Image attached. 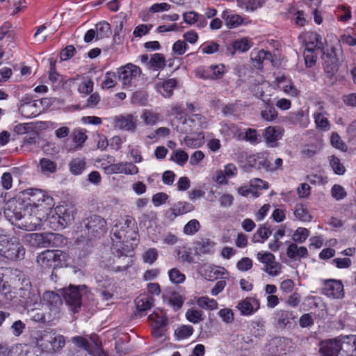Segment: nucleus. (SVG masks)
<instances>
[{
  "label": "nucleus",
  "instance_id": "obj_11",
  "mask_svg": "<svg viewBox=\"0 0 356 356\" xmlns=\"http://www.w3.org/2000/svg\"><path fill=\"white\" fill-rule=\"evenodd\" d=\"M26 239L31 246L36 247H47L50 244L51 241H60L63 242L64 240L62 235L54 233H49L47 235L39 233H33L28 234L26 236Z\"/></svg>",
  "mask_w": 356,
  "mask_h": 356
},
{
  "label": "nucleus",
  "instance_id": "obj_9",
  "mask_svg": "<svg viewBox=\"0 0 356 356\" xmlns=\"http://www.w3.org/2000/svg\"><path fill=\"white\" fill-rule=\"evenodd\" d=\"M208 121L206 117L200 114H193L183 121L184 127L181 131L193 134L200 132L201 130L206 129Z\"/></svg>",
  "mask_w": 356,
  "mask_h": 356
},
{
  "label": "nucleus",
  "instance_id": "obj_53",
  "mask_svg": "<svg viewBox=\"0 0 356 356\" xmlns=\"http://www.w3.org/2000/svg\"><path fill=\"white\" fill-rule=\"evenodd\" d=\"M270 104V103L267 104L268 106H266V108L261 112V116L262 119L267 122H273L278 117L277 111Z\"/></svg>",
  "mask_w": 356,
  "mask_h": 356
},
{
  "label": "nucleus",
  "instance_id": "obj_29",
  "mask_svg": "<svg viewBox=\"0 0 356 356\" xmlns=\"http://www.w3.org/2000/svg\"><path fill=\"white\" fill-rule=\"evenodd\" d=\"M247 163L250 167L259 170H267L268 168V159L263 154H251L248 156L247 157Z\"/></svg>",
  "mask_w": 356,
  "mask_h": 356
},
{
  "label": "nucleus",
  "instance_id": "obj_4",
  "mask_svg": "<svg viewBox=\"0 0 356 356\" xmlns=\"http://www.w3.org/2000/svg\"><path fill=\"white\" fill-rule=\"evenodd\" d=\"M347 337L348 335H341L321 341L319 350L321 356H337L341 350L347 349L346 340L344 339Z\"/></svg>",
  "mask_w": 356,
  "mask_h": 356
},
{
  "label": "nucleus",
  "instance_id": "obj_3",
  "mask_svg": "<svg viewBox=\"0 0 356 356\" xmlns=\"http://www.w3.org/2000/svg\"><path fill=\"white\" fill-rule=\"evenodd\" d=\"M257 260L264 264L263 270L268 275L272 277H277L282 270V265L275 259V255L268 251L259 252L257 254Z\"/></svg>",
  "mask_w": 356,
  "mask_h": 356
},
{
  "label": "nucleus",
  "instance_id": "obj_50",
  "mask_svg": "<svg viewBox=\"0 0 356 356\" xmlns=\"http://www.w3.org/2000/svg\"><path fill=\"white\" fill-rule=\"evenodd\" d=\"M87 135L83 130L76 129L72 133L73 142L75 144V149H81L87 139Z\"/></svg>",
  "mask_w": 356,
  "mask_h": 356
},
{
  "label": "nucleus",
  "instance_id": "obj_39",
  "mask_svg": "<svg viewBox=\"0 0 356 356\" xmlns=\"http://www.w3.org/2000/svg\"><path fill=\"white\" fill-rule=\"evenodd\" d=\"M251 59L258 65H261L265 60H271L272 54L270 51L264 49H254L251 53Z\"/></svg>",
  "mask_w": 356,
  "mask_h": 356
},
{
  "label": "nucleus",
  "instance_id": "obj_42",
  "mask_svg": "<svg viewBox=\"0 0 356 356\" xmlns=\"http://www.w3.org/2000/svg\"><path fill=\"white\" fill-rule=\"evenodd\" d=\"M197 305L202 309L214 310L218 308V302L213 298L207 296H202L197 300Z\"/></svg>",
  "mask_w": 356,
  "mask_h": 356
},
{
  "label": "nucleus",
  "instance_id": "obj_18",
  "mask_svg": "<svg viewBox=\"0 0 356 356\" xmlns=\"http://www.w3.org/2000/svg\"><path fill=\"white\" fill-rule=\"evenodd\" d=\"M323 59L324 70L327 74L332 76L338 71L339 61L337 56L334 48H332L330 51L325 54Z\"/></svg>",
  "mask_w": 356,
  "mask_h": 356
},
{
  "label": "nucleus",
  "instance_id": "obj_10",
  "mask_svg": "<svg viewBox=\"0 0 356 356\" xmlns=\"http://www.w3.org/2000/svg\"><path fill=\"white\" fill-rule=\"evenodd\" d=\"M86 228L88 235L99 237L106 232V221L99 216L92 215L86 219Z\"/></svg>",
  "mask_w": 356,
  "mask_h": 356
},
{
  "label": "nucleus",
  "instance_id": "obj_62",
  "mask_svg": "<svg viewBox=\"0 0 356 356\" xmlns=\"http://www.w3.org/2000/svg\"><path fill=\"white\" fill-rule=\"evenodd\" d=\"M117 82V75L115 72H107L104 76V80L102 83V88H111L114 87Z\"/></svg>",
  "mask_w": 356,
  "mask_h": 356
},
{
  "label": "nucleus",
  "instance_id": "obj_54",
  "mask_svg": "<svg viewBox=\"0 0 356 356\" xmlns=\"http://www.w3.org/2000/svg\"><path fill=\"white\" fill-rule=\"evenodd\" d=\"M167 299L168 304L175 310L180 309L184 303V299L182 296L177 292L171 293Z\"/></svg>",
  "mask_w": 356,
  "mask_h": 356
},
{
  "label": "nucleus",
  "instance_id": "obj_33",
  "mask_svg": "<svg viewBox=\"0 0 356 356\" xmlns=\"http://www.w3.org/2000/svg\"><path fill=\"white\" fill-rule=\"evenodd\" d=\"M54 251L47 250L41 252L37 257V262L43 268L54 266Z\"/></svg>",
  "mask_w": 356,
  "mask_h": 356
},
{
  "label": "nucleus",
  "instance_id": "obj_43",
  "mask_svg": "<svg viewBox=\"0 0 356 356\" xmlns=\"http://www.w3.org/2000/svg\"><path fill=\"white\" fill-rule=\"evenodd\" d=\"M54 251V266H67L70 259L69 255L60 250H53Z\"/></svg>",
  "mask_w": 356,
  "mask_h": 356
},
{
  "label": "nucleus",
  "instance_id": "obj_23",
  "mask_svg": "<svg viewBox=\"0 0 356 356\" xmlns=\"http://www.w3.org/2000/svg\"><path fill=\"white\" fill-rule=\"evenodd\" d=\"M220 132L227 140L235 138L237 140H241L243 138V132L237 125L233 123L225 122L222 124Z\"/></svg>",
  "mask_w": 356,
  "mask_h": 356
},
{
  "label": "nucleus",
  "instance_id": "obj_61",
  "mask_svg": "<svg viewBox=\"0 0 356 356\" xmlns=\"http://www.w3.org/2000/svg\"><path fill=\"white\" fill-rule=\"evenodd\" d=\"M202 312L196 309H188L186 313V318L193 323H198L203 321Z\"/></svg>",
  "mask_w": 356,
  "mask_h": 356
},
{
  "label": "nucleus",
  "instance_id": "obj_55",
  "mask_svg": "<svg viewBox=\"0 0 356 356\" xmlns=\"http://www.w3.org/2000/svg\"><path fill=\"white\" fill-rule=\"evenodd\" d=\"M175 86L176 81L175 79H168L163 83L159 91L163 97H169L171 96Z\"/></svg>",
  "mask_w": 356,
  "mask_h": 356
},
{
  "label": "nucleus",
  "instance_id": "obj_40",
  "mask_svg": "<svg viewBox=\"0 0 356 356\" xmlns=\"http://www.w3.org/2000/svg\"><path fill=\"white\" fill-rule=\"evenodd\" d=\"M96 40L108 38L111 33V26L108 22H102L96 25Z\"/></svg>",
  "mask_w": 356,
  "mask_h": 356
},
{
  "label": "nucleus",
  "instance_id": "obj_21",
  "mask_svg": "<svg viewBox=\"0 0 356 356\" xmlns=\"http://www.w3.org/2000/svg\"><path fill=\"white\" fill-rule=\"evenodd\" d=\"M305 49H322L323 43L322 37L316 32H305L302 35Z\"/></svg>",
  "mask_w": 356,
  "mask_h": 356
},
{
  "label": "nucleus",
  "instance_id": "obj_63",
  "mask_svg": "<svg viewBox=\"0 0 356 356\" xmlns=\"http://www.w3.org/2000/svg\"><path fill=\"white\" fill-rule=\"evenodd\" d=\"M330 165L337 175H343L346 171L345 167L341 163L339 159L334 156L330 157Z\"/></svg>",
  "mask_w": 356,
  "mask_h": 356
},
{
  "label": "nucleus",
  "instance_id": "obj_22",
  "mask_svg": "<svg viewBox=\"0 0 356 356\" xmlns=\"http://www.w3.org/2000/svg\"><path fill=\"white\" fill-rule=\"evenodd\" d=\"M62 304V299L54 291H47L43 293L42 305H45L49 310L57 313Z\"/></svg>",
  "mask_w": 356,
  "mask_h": 356
},
{
  "label": "nucleus",
  "instance_id": "obj_56",
  "mask_svg": "<svg viewBox=\"0 0 356 356\" xmlns=\"http://www.w3.org/2000/svg\"><path fill=\"white\" fill-rule=\"evenodd\" d=\"M215 243L209 239H204L197 243V249L203 254H211L214 252Z\"/></svg>",
  "mask_w": 356,
  "mask_h": 356
},
{
  "label": "nucleus",
  "instance_id": "obj_2",
  "mask_svg": "<svg viewBox=\"0 0 356 356\" xmlns=\"http://www.w3.org/2000/svg\"><path fill=\"white\" fill-rule=\"evenodd\" d=\"M56 216L53 215L51 220H56V225L52 226L54 229L64 228L71 224L74 219L75 209L71 204L57 206L54 209ZM51 223H54L50 220Z\"/></svg>",
  "mask_w": 356,
  "mask_h": 356
},
{
  "label": "nucleus",
  "instance_id": "obj_60",
  "mask_svg": "<svg viewBox=\"0 0 356 356\" xmlns=\"http://www.w3.org/2000/svg\"><path fill=\"white\" fill-rule=\"evenodd\" d=\"M316 49H305L304 51V59L305 65L307 67H313L316 63L317 56L315 54Z\"/></svg>",
  "mask_w": 356,
  "mask_h": 356
},
{
  "label": "nucleus",
  "instance_id": "obj_32",
  "mask_svg": "<svg viewBox=\"0 0 356 356\" xmlns=\"http://www.w3.org/2000/svg\"><path fill=\"white\" fill-rule=\"evenodd\" d=\"M137 309L140 312H145L150 309L154 302V299L149 294H140L135 300Z\"/></svg>",
  "mask_w": 356,
  "mask_h": 356
},
{
  "label": "nucleus",
  "instance_id": "obj_6",
  "mask_svg": "<svg viewBox=\"0 0 356 356\" xmlns=\"http://www.w3.org/2000/svg\"><path fill=\"white\" fill-rule=\"evenodd\" d=\"M140 74L141 70L139 67L129 63L118 69V77L124 88H130L136 85Z\"/></svg>",
  "mask_w": 356,
  "mask_h": 356
},
{
  "label": "nucleus",
  "instance_id": "obj_1",
  "mask_svg": "<svg viewBox=\"0 0 356 356\" xmlns=\"http://www.w3.org/2000/svg\"><path fill=\"white\" fill-rule=\"evenodd\" d=\"M29 195V208L35 209V211H40L47 214L51 212L54 207V201L51 196L47 192L37 188H29L26 190Z\"/></svg>",
  "mask_w": 356,
  "mask_h": 356
},
{
  "label": "nucleus",
  "instance_id": "obj_16",
  "mask_svg": "<svg viewBox=\"0 0 356 356\" xmlns=\"http://www.w3.org/2000/svg\"><path fill=\"white\" fill-rule=\"evenodd\" d=\"M323 293L332 298H341L343 297V285L339 280H329L324 282Z\"/></svg>",
  "mask_w": 356,
  "mask_h": 356
},
{
  "label": "nucleus",
  "instance_id": "obj_45",
  "mask_svg": "<svg viewBox=\"0 0 356 356\" xmlns=\"http://www.w3.org/2000/svg\"><path fill=\"white\" fill-rule=\"evenodd\" d=\"M39 164L40 166L41 172L44 174L54 173L56 171V163L49 159L42 158L40 160Z\"/></svg>",
  "mask_w": 356,
  "mask_h": 356
},
{
  "label": "nucleus",
  "instance_id": "obj_58",
  "mask_svg": "<svg viewBox=\"0 0 356 356\" xmlns=\"http://www.w3.org/2000/svg\"><path fill=\"white\" fill-rule=\"evenodd\" d=\"M170 280L176 284L183 283L186 280V276L179 269L174 268L168 271Z\"/></svg>",
  "mask_w": 356,
  "mask_h": 356
},
{
  "label": "nucleus",
  "instance_id": "obj_24",
  "mask_svg": "<svg viewBox=\"0 0 356 356\" xmlns=\"http://www.w3.org/2000/svg\"><path fill=\"white\" fill-rule=\"evenodd\" d=\"M222 18L225 20V24L227 28L232 29H235L240 25L247 24L250 22H246V19L238 14H234L229 10H224L221 15Z\"/></svg>",
  "mask_w": 356,
  "mask_h": 356
},
{
  "label": "nucleus",
  "instance_id": "obj_47",
  "mask_svg": "<svg viewBox=\"0 0 356 356\" xmlns=\"http://www.w3.org/2000/svg\"><path fill=\"white\" fill-rule=\"evenodd\" d=\"M242 140L248 141L252 145H256L260 142V136L256 129L248 128L245 130L244 134L243 133Z\"/></svg>",
  "mask_w": 356,
  "mask_h": 356
},
{
  "label": "nucleus",
  "instance_id": "obj_59",
  "mask_svg": "<svg viewBox=\"0 0 356 356\" xmlns=\"http://www.w3.org/2000/svg\"><path fill=\"white\" fill-rule=\"evenodd\" d=\"M159 253L158 250L154 248H149L143 254V260L145 263L152 264L158 259Z\"/></svg>",
  "mask_w": 356,
  "mask_h": 356
},
{
  "label": "nucleus",
  "instance_id": "obj_25",
  "mask_svg": "<svg viewBox=\"0 0 356 356\" xmlns=\"http://www.w3.org/2000/svg\"><path fill=\"white\" fill-rule=\"evenodd\" d=\"M21 296L26 299V303L29 306H33V310L37 309L42 304V298L41 299L40 293L37 289H22Z\"/></svg>",
  "mask_w": 356,
  "mask_h": 356
},
{
  "label": "nucleus",
  "instance_id": "obj_27",
  "mask_svg": "<svg viewBox=\"0 0 356 356\" xmlns=\"http://www.w3.org/2000/svg\"><path fill=\"white\" fill-rule=\"evenodd\" d=\"M286 255L290 259H300L308 256L307 249L305 246H298L296 243H291L286 248Z\"/></svg>",
  "mask_w": 356,
  "mask_h": 356
},
{
  "label": "nucleus",
  "instance_id": "obj_51",
  "mask_svg": "<svg viewBox=\"0 0 356 356\" xmlns=\"http://www.w3.org/2000/svg\"><path fill=\"white\" fill-rule=\"evenodd\" d=\"M200 222L196 219H192L185 225L183 232L186 235H194L200 231Z\"/></svg>",
  "mask_w": 356,
  "mask_h": 356
},
{
  "label": "nucleus",
  "instance_id": "obj_15",
  "mask_svg": "<svg viewBox=\"0 0 356 356\" xmlns=\"http://www.w3.org/2000/svg\"><path fill=\"white\" fill-rule=\"evenodd\" d=\"M284 129L280 126H269L264 130L263 136L268 147H275L284 136Z\"/></svg>",
  "mask_w": 356,
  "mask_h": 356
},
{
  "label": "nucleus",
  "instance_id": "obj_28",
  "mask_svg": "<svg viewBox=\"0 0 356 356\" xmlns=\"http://www.w3.org/2000/svg\"><path fill=\"white\" fill-rule=\"evenodd\" d=\"M127 231L124 229H119L117 226L112 230V244L113 247L117 250H123L124 243L127 241L126 238Z\"/></svg>",
  "mask_w": 356,
  "mask_h": 356
},
{
  "label": "nucleus",
  "instance_id": "obj_48",
  "mask_svg": "<svg viewBox=\"0 0 356 356\" xmlns=\"http://www.w3.org/2000/svg\"><path fill=\"white\" fill-rule=\"evenodd\" d=\"M291 118L296 124L300 126L307 127L309 124V117L307 114L305 113L303 110H299L291 114Z\"/></svg>",
  "mask_w": 356,
  "mask_h": 356
},
{
  "label": "nucleus",
  "instance_id": "obj_30",
  "mask_svg": "<svg viewBox=\"0 0 356 356\" xmlns=\"http://www.w3.org/2000/svg\"><path fill=\"white\" fill-rule=\"evenodd\" d=\"M253 46V42L251 39L247 37H244L233 41L231 44V48L229 49L232 54H234L236 51L245 52L248 51Z\"/></svg>",
  "mask_w": 356,
  "mask_h": 356
},
{
  "label": "nucleus",
  "instance_id": "obj_31",
  "mask_svg": "<svg viewBox=\"0 0 356 356\" xmlns=\"http://www.w3.org/2000/svg\"><path fill=\"white\" fill-rule=\"evenodd\" d=\"M195 136H186L183 143L188 148L195 149L201 147L204 142V134L202 131L195 133Z\"/></svg>",
  "mask_w": 356,
  "mask_h": 356
},
{
  "label": "nucleus",
  "instance_id": "obj_52",
  "mask_svg": "<svg viewBox=\"0 0 356 356\" xmlns=\"http://www.w3.org/2000/svg\"><path fill=\"white\" fill-rule=\"evenodd\" d=\"M170 161L175 162L178 165L183 166L184 165L188 159V154L182 149H177L173 152L170 156Z\"/></svg>",
  "mask_w": 356,
  "mask_h": 356
},
{
  "label": "nucleus",
  "instance_id": "obj_34",
  "mask_svg": "<svg viewBox=\"0 0 356 356\" xmlns=\"http://www.w3.org/2000/svg\"><path fill=\"white\" fill-rule=\"evenodd\" d=\"M194 210V206L187 202H179L171 209V213L174 218L191 212Z\"/></svg>",
  "mask_w": 356,
  "mask_h": 356
},
{
  "label": "nucleus",
  "instance_id": "obj_36",
  "mask_svg": "<svg viewBox=\"0 0 356 356\" xmlns=\"http://www.w3.org/2000/svg\"><path fill=\"white\" fill-rule=\"evenodd\" d=\"M264 3V0H237V6L246 11H254L261 8Z\"/></svg>",
  "mask_w": 356,
  "mask_h": 356
},
{
  "label": "nucleus",
  "instance_id": "obj_64",
  "mask_svg": "<svg viewBox=\"0 0 356 356\" xmlns=\"http://www.w3.org/2000/svg\"><path fill=\"white\" fill-rule=\"evenodd\" d=\"M281 89L285 94L291 97H296L299 95V90L294 86L291 80L287 81V83L284 84Z\"/></svg>",
  "mask_w": 356,
  "mask_h": 356
},
{
  "label": "nucleus",
  "instance_id": "obj_12",
  "mask_svg": "<svg viewBox=\"0 0 356 356\" xmlns=\"http://www.w3.org/2000/svg\"><path fill=\"white\" fill-rule=\"evenodd\" d=\"M196 76L202 79H219L225 72V67L222 64L211 65L208 67H198L195 70Z\"/></svg>",
  "mask_w": 356,
  "mask_h": 356
},
{
  "label": "nucleus",
  "instance_id": "obj_44",
  "mask_svg": "<svg viewBox=\"0 0 356 356\" xmlns=\"http://www.w3.org/2000/svg\"><path fill=\"white\" fill-rule=\"evenodd\" d=\"M272 234V231L265 226L260 227L254 234V243H264Z\"/></svg>",
  "mask_w": 356,
  "mask_h": 356
},
{
  "label": "nucleus",
  "instance_id": "obj_35",
  "mask_svg": "<svg viewBox=\"0 0 356 356\" xmlns=\"http://www.w3.org/2000/svg\"><path fill=\"white\" fill-rule=\"evenodd\" d=\"M161 114L153 111L152 110L146 109L143 111L141 115V119L143 120L146 125L153 126L155 125L159 121L161 120Z\"/></svg>",
  "mask_w": 356,
  "mask_h": 356
},
{
  "label": "nucleus",
  "instance_id": "obj_13",
  "mask_svg": "<svg viewBox=\"0 0 356 356\" xmlns=\"http://www.w3.org/2000/svg\"><path fill=\"white\" fill-rule=\"evenodd\" d=\"M106 173L124 174L126 175H135L138 173V168L132 162L122 161L111 164L104 168Z\"/></svg>",
  "mask_w": 356,
  "mask_h": 356
},
{
  "label": "nucleus",
  "instance_id": "obj_41",
  "mask_svg": "<svg viewBox=\"0 0 356 356\" xmlns=\"http://www.w3.org/2000/svg\"><path fill=\"white\" fill-rule=\"evenodd\" d=\"M70 172L75 175H80L86 168V161L81 158L73 159L69 164Z\"/></svg>",
  "mask_w": 356,
  "mask_h": 356
},
{
  "label": "nucleus",
  "instance_id": "obj_57",
  "mask_svg": "<svg viewBox=\"0 0 356 356\" xmlns=\"http://www.w3.org/2000/svg\"><path fill=\"white\" fill-rule=\"evenodd\" d=\"M309 235V232L304 227H298L292 236V240L295 243H302L306 241Z\"/></svg>",
  "mask_w": 356,
  "mask_h": 356
},
{
  "label": "nucleus",
  "instance_id": "obj_5",
  "mask_svg": "<svg viewBox=\"0 0 356 356\" xmlns=\"http://www.w3.org/2000/svg\"><path fill=\"white\" fill-rule=\"evenodd\" d=\"M38 343L43 351L52 353L59 351L65 346V339L59 334H44L38 340Z\"/></svg>",
  "mask_w": 356,
  "mask_h": 356
},
{
  "label": "nucleus",
  "instance_id": "obj_38",
  "mask_svg": "<svg viewBox=\"0 0 356 356\" xmlns=\"http://www.w3.org/2000/svg\"><path fill=\"white\" fill-rule=\"evenodd\" d=\"M313 117L317 129L323 131H326L330 129V122L324 113H314Z\"/></svg>",
  "mask_w": 356,
  "mask_h": 356
},
{
  "label": "nucleus",
  "instance_id": "obj_19",
  "mask_svg": "<svg viewBox=\"0 0 356 356\" xmlns=\"http://www.w3.org/2000/svg\"><path fill=\"white\" fill-rule=\"evenodd\" d=\"M136 118L133 115H119L114 118L116 128L128 131H134L136 129Z\"/></svg>",
  "mask_w": 356,
  "mask_h": 356
},
{
  "label": "nucleus",
  "instance_id": "obj_17",
  "mask_svg": "<svg viewBox=\"0 0 356 356\" xmlns=\"http://www.w3.org/2000/svg\"><path fill=\"white\" fill-rule=\"evenodd\" d=\"M202 275L209 280H213L228 279L229 273L224 267L210 264L204 266Z\"/></svg>",
  "mask_w": 356,
  "mask_h": 356
},
{
  "label": "nucleus",
  "instance_id": "obj_14",
  "mask_svg": "<svg viewBox=\"0 0 356 356\" xmlns=\"http://www.w3.org/2000/svg\"><path fill=\"white\" fill-rule=\"evenodd\" d=\"M64 299L71 310L76 313L81 306L82 295L79 287H69L64 291Z\"/></svg>",
  "mask_w": 356,
  "mask_h": 356
},
{
  "label": "nucleus",
  "instance_id": "obj_49",
  "mask_svg": "<svg viewBox=\"0 0 356 356\" xmlns=\"http://www.w3.org/2000/svg\"><path fill=\"white\" fill-rule=\"evenodd\" d=\"M294 215L297 219L303 222H309L312 220L309 211L301 204H296Z\"/></svg>",
  "mask_w": 356,
  "mask_h": 356
},
{
  "label": "nucleus",
  "instance_id": "obj_20",
  "mask_svg": "<svg viewBox=\"0 0 356 356\" xmlns=\"http://www.w3.org/2000/svg\"><path fill=\"white\" fill-rule=\"evenodd\" d=\"M236 307L243 316H250L256 312L260 307L259 301L252 297L246 298L240 301Z\"/></svg>",
  "mask_w": 356,
  "mask_h": 356
},
{
  "label": "nucleus",
  "instance_id": "obj_26",
  "mask_svg": "<svg viewBox=\"0 0 356 356\" xmlns=\"http://www.w3.org/2000/svg\"><path fill=\"white\" fill-rule=\"evenodd\" d=\"M28 102L22 103L19 107V113L26 118L35 117L38 114L37 104L31 100V97H26Z\"/></svg>",
  "mask_w": 356,
  "mask_h": 356
},
{
  "label": "nucleus",
  "instance_id": "obj_46",
  "mask_svg": "<svg viewBox=\"0 0 356 356\" xmlns=\"http://www.w3.org/2000/svg\"><path fill=\"white\" fill-rule=\"evenodd\" d=\"M149 64L154 70L163 69L166 65V60L163 54L156 53L152 56Z\"/></svg>",
  "mask_w": 356,
  "mask_h": 356
},
{
  "label": "nucleus",
  "instance_id": "obj_37",
  "mask_svg": "<svg viewBox=\"0 0 356 356\" xmlns=\"http://www.w3.org/2000/svg\"><path fill=\"white\" fill-rule=\"evenodd\" d=\"M194 332L193 327L189 325H181L177 326L175 330L174 334L177 340H183L188 338Z\"/></svg>",
  "mask_w": 356,
  "mask_h": 356
},
{
  "label": "nucleus",
  "instance_id": "obj_7",
  "mask_svg": "<svg viewBox=\"0 0 356 356\" xmlns=\"http://www.w3.org/2000/svg\"><path fill=\"white\" fill-rule=\"evenodd\" d=\"M49 215L40 211H35V209L29 208L26 206L24 215L19 217L17 216L16 218L22 219L28 229H36L41 226L43 221L47 220Z\"/></svg>",
  "mask_w": 356,
  "mask_h": 356
},
{
  "label": "nucleus",
  "instance_id": "obj_8",
  "mask_svg": "<svg viewBox=\"0 0 356 356\" xmlns=\"http://www.w3.org/2000/svg\"><path fill=\"white\" fill-rule=\"evenodd\" d=\"M25 250L17 238L4 241L0 245V254L10 260L22 258Z\"/></svg>",
  "mask_w": 356,
  "mask_h": 356
}]
</instances>
